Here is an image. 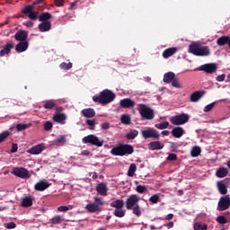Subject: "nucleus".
Masks as SVG:
<instances>
[{
  "instance_id": "nucleus-1",
  "label": "nucleus",
  "mask_w": 230,
  "mask_h": 230,
  "mask_svg": "<svg viewBox=\"0 0 230 230\" xmlns=\"http://www.w3.org/2000/svg\"><path fill=\"white\" fill-rule=\"evenodd\" d=\"M116 100V93H112V91L109 89H105L100 93V94H96L93 96V101L95 103H101V105H107L109 103H112Z\"/></svg>"
},
{
  "instance_id": "nucleus-2",
  "label": "nucleus",
  "mask_w": 230,
  "mask_h": 230,
  "mask_svg": "<svg viewBox=\"0 0 230 230\" xmlns=\"http://www.w3.org/2000/svg\"><path fill=\"white\" fill-rule=\"evenodd\" d=\"M189 53L195 55V57H209L211 49L208 46H202L200 43H192L189 46Z\"/></svg>"
},
{
  "instance_id": "nucleus-3",
  "label": "nucleus",
  "mask_w": 230,
  "mask_h": 230,
  "mask_svg": "<svg viewBox=\"0 0 230 230\" xmlns=\"http://www.w3.org/2000/svg\"><path fill=\"white\" fill-rule=\"evenodd\" d=\"M132 154H134V146L128 144H119L111 150V155H117L119 157H123L124 155H132Z\"/></svg>"
},
{
  "instance_id": "nucleus-4",
  "label": "nucleus",
  "mask_w": 230,
  "mask_h": 230,
  "mask_svg": "<svg viewBox=\"0 0 230 230\" xmlns=\"http://www.w3.org/2000/svg\"><path fill=\"white\" fill-rule=\"evenodd\" d=\"M137 107L140 116L144 119H154V118H155V113L148 105L140 103Z\"/></svg>"
},
{
  "instance_id": "nucleus-5",
  "label": "nucleus",
  "mask_w": 230,
  "mask_h": 230,
  "mask_svg": "<svg viewBox=\"0 0 230 230\" xmlns=\"http://www.w3.org/2000/svg\"><path fill=\"white\" fill-rule=\"evenodd\" d=\"M144 139H161V134L154 128H146L141 130Z\"/></svg>"
},
{
  "instance_id": "nucleus-6",
  "label": "nucleus",
  "mask_w": 230,
  "mask_h": 230,
  "mask_svg": "<svg viewBox=\"0 0 230 230\" xmlns=\"http://www.w3.org/2000/svg\"><path fill=\"white\" fill-rule=\"evenodd\" d=\"M82 142L84 143V145H93V146H103V140H100V138L96 136V135H88L84 137H83Z\"/></svg>"
},
{
  "instance_id": "nucleus-7",
  "label": "nucleus",
  "mask_w": 230,
  "mask_h": 230,
  "mask_svg": "<svg viewBox=\"0 0 230 230\" xmlns=\"http://www.w3.org/2000/svg\"><path fill=\"white\" fill-rule=\"evenodd\" d=\"M170 121L172 125L175 126L184 125L190 121V115H188V113H181L172 117Z\"/></svg>"
},
{
  "instance_id": "nucleus-8",
  "label": "nucleus",
  "mask_w": 230,
  "mask_h": 230,
  "mask_svg": "<svg viewBox=\"0 0 230 230\" xmlns=\"http://www.w3.org/2000/svg\"><path fill=\"white\" fill-rule=\"evenodd\" d=\"M22 13H23V15H28L31 21H37L40 17L39 12L35 11V7L30 4L22 9Z\"/></svg>"
},
{
  "instance_id": "nucleus-9",
  "label": "nucleus",
  "mask_w": 230,
  "mask_h": 230,
  "mask_svg": "<svg viewBox=\"0 0 230 230\" xmlns=\"http://www.w3.org/2000/svg\"><path fill=\"white\" fill-rule=\"evenodd\" d=\"M11 173L15 175V177H20V179H30V177H31L30 171L24 167H15Z\"/></svg>"
},
{
  "instance_id": "nucleus-10",
  "label": "nucleus",
  "mask_w": 230,
  "mask_h": 230,
  "mask_svg": "<svg viewBox=\"0 0 230 230\" xmlns=\"http://www.w3.org/2000/svg\"><path fill=\"white\" fill-rule=\"evenodd\" d=\"M125 204H126V209L130 211V209H132V208H135L136 206L139 205L138 196L136 194L128 196Z\"/></svg>"
},
{
  "instance_id": "nucleus-11",
  "label": "nucleus",
  "mask_w": 230,
  "mask_h": 230,
  "mask_svg": "<svg viewBox=\"0 0 230 230\" xmlns=\"http://www.w3.org/2000/svg\"><path fill=\"white\" fill-rule=\"evenodd\" d=\"M230 208V198L229 196H223L220 198L217 203V211H226Z\"/></svg>"
},
{
  "instance_id": "nucleus-12",
  "label": "nucleus",
  "mask_w": 230,
  "mask_h": 230,
  "mask_svg": "<svg viewBox=\"0 0 230 230\" xmlns=\"http://www.w3.org/2000/svg\"><path fill=\"white\" fill-rule=\"evenodd\" d=\"M199 71H204L208 75H213V73H217V64L215 63H208L202 65L199 68Z\"/></svg>"
},
{
  "instance_id": "nucleus-13",
  "label": "nucleus",
  "mask_w": 230,
  "mask_h": 230,
  "mask_svg": "<svg viewBox=\"0 0 230 230\" xmlns=\"http://www.w3.org/2000/svg\"><path fill=\"white\" fill-rule=\"evenodd\" d=\"M119 105L121 109H134L136 107V102L130 98H125L120 100Z\"/></svg>"
},
{
  "instance_id": "nucleus-14",
  "label": "nucleus",
  "mask_w": 230,
  "mask_h": 230,
  "mask_svg": "<svg viewBox=\"0 0 230 230\" xmlns=\"http://www.w3.org/2000/svg\"><path fill=\"white\" fill-rule=\"evenodd\" d=\"M45 146L44 144H39L28 149V154H31L32 155H39V154H42L44 152Z\"/></svg>"
},
{
  "instance_id": "nucleus-15",
  "label": "nucleus",
  "mask_w": 230,
  "mask_h": 230,
  "mask_svg": "<svg viewBox=\"0 0 230 230\" xmlns=\"http://www.w3.org/2000/svg\"><path fill=\"white\" fill-rule=\"evenodd\" d=\"M13 48H15V44L13 42L11 41L6 43L0 50V57H5V55H10Z\"/></svg>"
},
{
  "instance_id": "nucleus-16",
  "label": "nucleus",
  "mask_w": 230,
  "mask_h": 230,
  "mask_svg": "<svg viewBox=\"0 0 230 230\" xmlns=\"http://www.w3.org/2000/svg\"><path fill=\"white\" fill-rule=\"evenodd\" d=\"M14 39L18 42H26V40H28V31L22 30L18 31L14 34Z\"/></svg>"
},
{
  "instance_id": "nucleus-17",
  "label": "nucleus",
  "mask_w": 230,
  "mask_h": 230,
  "mask_svg": "<svg viewBox=\"0 0 230 230\" xmlns=\"http://www.w3.org/2000/svg\"><path fill=\"white\" fill-rule=\"evenodd\" d=\"M33 200H35V198L31 196L23 197L21 202L22 208H31L33 206Z\"/></svg>"
},
{
  "instance_id": "nucleus-18",
  "label": "nucleus",
  "mask_w": 230,
  "mask_h": 230,
  "mask_svg": "<svg viewBox=\"0 0 230 230\" xmlns=\"http://www.w3.org/2000/svg\"><path fill=\"white\" fill-rule=\"evenodd\" d=\"M51 186V183L44 181H40L37 182L34 186V190L36 191H44L45 190H48Z\"/></svg>"
},
{
  "instance_id": "nucleus-19",
  "label": "nucleus",
  "mask_w": 230,
  "mask_h": 230,
  "mask_svg": "<svg viewBox=\"0 0 230 230\" xmlns=\"http://www.w3.org/2000/svg\"><path fill=\"white\" fill-rule=\"evenodd\" d=\"M171 134L173 137H176L177 139H179L180 137H182L184 134H186V131L184 130V128L181 127H176L172 128V130L171 131Z\"/></svg>"
},
{
  "instance_id": "nucleus-20",
  "label": "nucleus",
  "mask_w": 230,
  "mask_h": 230,
  "mask_svg": "<svg viewBox=\"0 0 230 230\" xmlns=\"http://www.w3.org/2000/svg\"><path fill=\"white\" fill-rule=\"evenodd\" d=\"M30 44L28 41H20L16 46H15V51L17 53H23V51H26L28 49V47Z\"/></svg>"
},
{
  "instance_id": "nucleus-21",
  "label": "nucleus",
  "mask_w": 230,
  "mask_h": 230,
  "mask_svg": "<svg viewBox=\"0 0 230 230\" xmlns=\"http://www.w3.org/2000/svg\"><path fill=\"white\" fill-rule=\"evenodd\" d=\"M107 184L101 182L96 187V191L99 193V195H102V197H107Z\"/></svg>"
},
{
  "instance_id": "nucleus-22",
  "label": "nucleus",
  "mask_w": 230,
  "mask_h": 230,
  "mask_svg": "<svg viewBox=\"0 0 230 230\" xmlns=\"http://www.w3.org/2000/svg\"><path fill=\"white\" fill-rule=\"evenodd\" d=\"M81 114L84 118H94V116H96V111L93 108H86L82 110Z\"/></svg>"
},
{
  "instance_id": "nucleus-23",
  "label": "nucleus",
  "mask_w": 230,
  "mask_h": 230,
  "mask_svg": "<svg viewBox=\"0 0 230 230\" xmlns=\"http://www.w3.org/2000/svg\"><path fill=\"white\" fill-rule=\"evenodd\" d=\"M206 94L205 91H197L190 94V102H197Z\"/></svg>"
},
{
  "instance_id": "nucleus-24",
  "label": "nucleus",
  "mask_w": 230,
  "mask_h": 230,
  "mask_svg": "<svg viewBox=\"0 0 230 230\" xmlns=\"http://www.w3.org/2000/svg\"><path fill=\"white\" fill-rule=\"evenodd\" d=\"M149 150H163L164 148V145L160 141H154L148 144Z\"/></svg>"
},
{
  "instance_id": "nucleus-25",
  "label": "nucleus",
  "mask_w": 230,
  "mask_h": 230,
  "mask_svg": "<svg viewBox=\"0 0 230 230\" xmlns=\"http://www.w3.org/2000/svg\"><path fill=\"white\" fill-rule=\"evenodd\" d=\"M86 209L89 213H98L102 211V208L96 203H90L86 205Z\"/></svg>"
},
{
  "instance_id": "nucleus-26",
  "label": "nucleus",
  "mask_w": 230,
  "mask_h": 230,
  "mask_svg": "<svg viewBox=\"0 0 230 230\" xmlns=\"http://www.w3.org/2000/svg\"><path fill=\"white\" fill-rule=\"evenodd\" d=\"M38 28L41 32L49 31V30H51V22H41L38 25Z\"/></svg>"
},
{
  "instance_id": "nucleus-27",
  "label": "nucleus",
  "mask_w": 230,
  "mask_h": 230,
  "mask_svg": "<svg viewBox=\"0 0 230 230\" xmlns=\"http://www.w3.org/2000/svg\"><path fill=\"white\" fill-rule=\"evenodd\" d=\"M227 173H229V170L226 167H220L216 172V176L218 177V179H224V177H227Z\"/></svg>"
},
{
  "instance_id": "nucleus-28",
  "label": "nucleus",
  "mask_w": 230,
  "mask_h": 230,
  "mask_svg": "<svg viewBox=\"0 0 230 230\" xmlns=\"http://www.w3.org/2000/svg\"><path fill=\"white\" fill-rule=\"evenodd\" d=\"M111 208H115V209H123L125 207V201L123 199H116L110 204Z\"/></svg>"
},
{
  "instance_id": "nucleus-29",
  "label": "nucleus",
  "mask_w": 230,
  "mask_h": 230,
  "mask_svg": "<svg viewBox=\"0 0 230 230\" xmlns=\"http://www.w3.org/2000/svg\"><path fill=\"white\" fill-rule=\"evenodd\" d=\"M53 121L56 123H61L64 125V121H66V114L64 113H56L53 116Z\"/></svg>"
},
{
  "instance_id": "nucleus-30",
  "label": "nucleus",
  "mask_w": 230,
  "mask_h": 230,
  "mask_svg": "<svg viewBox=\"0 0 230 230\" xmlns=\"http://www.w3.org/2000/svg\"><path fill=\"white\" fill-rule=\"evenodd\" d=\"M175 53H177V48H169L163 52V57L164 58H170V57H172Z\"/></svg>"
},
{
  "instance_id": "nucleus-31",
  "label": "nucleus",
  "mask_w": 230,
  "mask_h": 230,
  "mask_svg": "<svg viewBox=\"0 0 230 230\" xmlns=\"http://www.w3.org/2000/svg\"><path fill=\"white\" fill-rule=\"evenodd\" d=\"M51 13H41L39 16V21L40 22H49V19H51Z\"/></svg>"
},
{
  "instance_id": "nucleus-32",
  "label": "nucleus",
  "mask_w": 230,
  "mask_h": 230,
  "mask_svg": "<svg viewBox=\"0 0 230 230\" xmlns=\"http://www.w3.org/2000/svg\"><path fill=\"white\" fill-rule=\"evenodd\" d=\"M175 78V74L173 72H167L164 75V84H170Z\"/></svg>"
},
{
  "instance_id": "nucleus-33",
  "label": "nucleus",
  "mask_w": 230,
  "mask_h": 230,
  "mask_svg": "<svg viewBox=\"0 0 230 230\" xmlns=\"http://www.w3.org/2000/svg\"><path fill=\"white\" fill-rule=\"evenodd\" d=\"M217 190L221 195L227 194V185L224 181H217Z\"/></svg>"
},
{
  "instance_id": "nucleus-34",
  "label": "nucleus",
  "mask_w": 230,
  "mask_h": 230,
  "mask_svg": "<svg viewBox=\"0 0 230 230\" xmlns=\"http://www.w3.org/2000/svg\"><path fill=\"white\" fill-rule=\"evenodd\" d=\"M43 107L47 110L51 111L52 109H55V107H57V102L54 100H49L45 102Z\"/></svg>"
},
{
  "instance_id": "nucleus-35",
  "label": "nucleus",
  "mask_w": 230,
  "mask_h": 230,
  "mask_svg": "<svg viewBox=\"0 0 230 230\" xmlns=\"http://www.w3.org/2000/svg\"><path fill=\"white\" fill-rule=\"evenodd\" d=\"M50 222L54 225L62 224V222H64V216H60V215L54 216L50 219Z\"/></svg>"
},
{
  "instance_id": "nucleus-36",
  "label": "nucleus",
  "mask_w": 230,
  "mask_h": 230,
  "mask_svg": "<svg viewBox=\"0 0 230 230\" xmlns=\"http://www.w3.org/2000/svg\"><path fill=\"white\" fill-rule=\"evenodd\" d=\"M229 36H222L217 40V46H226V44H228Z\"/></svg>"
},
{
  "instance_id": "nucleus-37",
  "label": "nucleus",
  "mask_w": 230,
  "mask_h": 230,
  "mask_svg": "<svg viewBox=\"0 0 230 230\" xmlns=\"http://www.w3.org/2000/svg\"><path fill=\"white\" fill-rule=\"evenodd\" d=\"M137 136H139V131H137V129H131L127 133L126 137L128 139H136Z\"/></svg>"
},
{
  "instance_id": "nucleus-38",
  "label": "nucleus",
  "mask_w": 230,
  "mask_h": 230,
  "mask_svg": "<svg viewBox=\"0 0 230 230\" xmlns=\"http://www.w3.org/2000/svg\"><path fill=\"white\" fill-rule=\"evenodd\" d=\"M202 152V149H200L199 146H194L192 147L190 151L191 157H199L200 155V153Z\"/></svg>"
},
{
  "instance_id": "nucleus-39",
  "label": "nucleus",
  "mask_w": 230,
  "mask_h": 230,
  "mask_svg": "<svg viewBox=\"0 0 230 230\" xmlns=\"http://www.w3.org/2000/svg\"><path fill=\"white\" fill-rule=\"evenodd\" d=\"M137 170V166L136 165V164H131L127 173L128 177H134V173H136Z\"/></svg>"
},
{
  "instance_id": "nucleus-40",
  "label": "nucleus",
  "mask_w": 230,
  "mask_h": 230,
  "mask_svg": "<svg viewBox=\"0 0 230 230\" xmlns=\"http://www.w3.org/2000/svg\"><path fill=\"white\" fill-rule=\"evenodd\" d=\"M155 128H158V130H164L165 128H168L170 127V122L164 121L162 123H158L155 125Z\"/></svg>"
},
{
  "instance_id": "nucleus-41",
  "label": "nucleus",
  "mask_w": 230,
  "mask_h": 230,
  "mask_svg": "<svg viewBox=\"0 0 230 230\" xmlns=\"http://www.w3.org/2000/svg\"><path fill=\"white\" fill-rule=\"evenodd\" d=\"M10 136H12V133L10 131H4L0 133V144L4 143L7 137H10Z\"/></svg>"
},
{
  "instance_id": "nucleus-42",
  "label": "nucleus",
  "mask_w": 230,
  "mask_h": 230,
  "mask_svg": "<svg viewBox=\"0 0 230 230\" xmlns=\"http://www.w3.org/2000/svg\"><path fill=\"white\" fill-rule=\"evenodd\" d=\"M44 4H46V0H36L31 4V6H33L34 8H42Z\"/></svg>"
},
{
  "instance_id": "nucleus-43",
  "label": "nucleus",
  "mask_w": 230,
  "mask_h": 230,
  "mask_svg": "<svg viewBox=\"0 0 230 230\" xmlns=\"http://www.w3.org/2000/svg\"><path fill=\"white\" fill-rule=\"evenodd\" d=\"M125 210H122V208H117L114 210L113 215L114 217H117L118 218H123L125 217Z\"/></svg>"
},
{
  "instance_id": "nucleus-44",
  "label": "nucleus",
  "mask_w": 230,
  "mask_h": 230,
  "mask_svg": "<svg viewBox=\"0 0 230 230\" xmlns=\"http://www.w3.org/2000/svg\"><path fill=\"white\" fill-rule=\"evenodd\" d=\"M60 69H63L64 71H69V69H71V67H73V63L69 62V63H66V62H62L59 65Z\"/></svg>"
},
{
  "instance_id": "nucleus-45",
  "label": "nucleus",
  "mask_w": 230,
  "mask_h": 230,
  "mask_svg": "<svg viewBox=\"0 0 230 230\" xmlns=\"http://www.w3.org/2000/svg\"><path fill=\"white\" fill-rule=\"evenodd\" d=\"M120 121H121V123H123V125H130L132 119H130V116H128V115H122L120 118Z\"/></svg>"
},
{
  "instance_id": "nucleus-46",
  "label": "nucleus",
  "mask_w": 230,
  "mask_h": 230,
  "mask_svg": "<svg viewBox=\"0 0 230 230\" xmlns=\"http://www.w3.org/2000/svg\"><path fill=\"white\" fill-rule=\"evenodd\" d=\"M55 143L57 146H63V145H66V137L60 136L55 140Z\"/></svg>"
},
{
  "instance_id": "nucleus-47",
  "label": "nucleus",
  "mask_w": 230,
  "mask_h": 230,
  "mask_svg": "<svg viewBox=\"0 0 230 230\" xmlns=\"http://www.w3.org/2000/svg\"><path fill=\"white\" fill-rule=\"evenodd\" d=\"M194 230H208V225L203 223H195Z\"/></svg>"
},
{
  "instance_id": "nucleus-48",
  "label": "nucleus",
  "mask_w": 230,
  "mask_h": 230,
  "mask_svg": "<svg viewBox=\"0 0 230 230\" xmlns=\"http://www.w3.org/2000/svg\"><path fill=\"white\" fill-rule=\"evenodd\" d=\"M133 215H136L137 217H141V207L139 205H136L132 208Z\"/></svg>"
},
{
  "instance_id": "nucleus-49",
  "label": "nucleus",
  "mask_w": 230,
  "mask_h": 230,
  "mask_svg": "<svg viewBox=\"0 0 230 230\" xmlns=\"http://www.w3.org/2000/svg\"><path fill=\"white\" fill-rule=\"evenodd\" d=\"M45 132H49L53 128V123L51 121H46L43 125Z\"/></svg>"
},
{
  "instance_id": "nucleus-50",
  "label": "nucleus",
  "mask_w": 230,
  "mask_h": 230,
  "mask_svg": "<svg viewBox=\"0 0 230 230\" xmlns=\"http://www.w3.org/2000/svg\"><path fill=\"white\" fill-rule=\"evenodd\" d=\"M69 209H73V207L72 206H59L58 208V211H60V212H63V213H66V211H69Z\"/></svg>"
},
{
  "instance_id": "nucleus-51",
  "label": "nucleus",
  "mask_w": 230,
  "mask_h": 230,
  "mask_svg": "<svg viewBox=\"0 0 230 230\" xmlns=\"http://www.w3.org/2000/svg\"><path fill=\"white\" fill-rule=\"evenodd\" d=\"M217 222L218 224H227V219L226 218V217L224 216H218L217 218H216Z\"/></svg>"
},
{
  "instance_id": "nucleus-52",
  "label": "nucleus",
  "mask_w": 230,
  "mask_h": 230,
  "mask_svg": "<svg viewBox=\"0 0 230 230\" xmlns=\"http://www.w3.org/2000/svg\"><path fill=\"white\" fill-rule=\"evenodd\" d=\"M28 128V124H17L16 125V130L18 132H22V130H26Z\"/></svg>"
},
{
  "instance_id": "nucleus-53",
  "label": "nucleus",
  "mask_w": 230,
  "mask_h": 230,
  "mask_svg": "<svg viewBox=\"0 0 230 230\" xmlns=\"http://www.w3.org/2000/svg\"><path fill=\"white\" fill-rule=\"evenodd\" d=\"M149 200L152 202V204H157V202H159V200H160L159 195L155 194V195L151 196Z\"/></svg>"
},
{
  "instance_id": "nucleus-54",
  "label": "nucleus",
  "mask_w": 230,
  "mask_h": 230,
  "mask_svg": "<svg viewBox=\"0 0 230 230\" xmlns=\"http://www.w3.org/2000/svg\"><path fill=\"white\" fill-rule=\"evenodd\" d=\"M86 125H88V127H90L91 130H94V127H96V121H94L93 119H87Z\"/></svg>"
},
{
  "instance_id": "nucleus-55",
  "label": "nucleus",
  "mask_w": 230,
  "mask_h": 230,
  "mask_svg": "<svg viewBox=\"0 0 230 230\" xmlns=\"http://www.w3.org/2000/svg\"><path fill=\"white\" fill-rule=\"evenodd\" d=\"M136 190L137 193H145V191H146L147 189H146V186L137 185Z\"/></svg>"
},
{
  "instance_id": "nucleus-56",
  "label": "nucleus",
  "mask_w": 230,
  "mask_h": 230,
  "mask_svg": "<svg viewBox=\"0 0 230 230\" xmlns=\"http://www.w3.org/2000/svg\"><path fill=\"white\" fill-rule=\"evenodd\" d=\"M4 227L6 229H15V227H17V225L13 222H10V223L4 224Z\"/></svg>"
},
{
  "instance_id": "nucleus-57",
  "label": "nucleus",
  "mask_w": 230,
  "mask_h": 230,
  "mask_svg": "<svg viewBox=\"0 0 230 230\" xmlns=\"http://www.w3.org/2000/svg\"><path fill=\"white\" fill-rule=\"evenodd\" d=\"M172 87H176V89L181 88V84L179 83V79L174 78L173 80L171 81Z\"/></svg>"
},
{
  "instance_id": "nucleus-58",
  "label": "nucleus",
  "mask_w": 230,
  "mask_h": 230,
  "mask_svg": "<svg viewBox=\"0 0 230 230\" xmlns=\"http://www.w3.org/2000/svg\"><path fill=\"white\" fill-rule=\"evenodd\" d=\"M215 103L216 102H212L208 105H207L205 108H204V112H209L210 111L213 110V107H215Z\"/></svg>"
},
{
  "instance_id": "nucleus-59",
  "label": "nucleus",
  "mask_w": 230,
  "mask_h": 230,
  "mask_svg": "<svg viewBox=\"0 0 230 230\" xmlns=\"http://www.w3.org/2000/svg\"><path fill=\"white\" fill-rule=\"evenodd\" d=\"M167 161H177V155L175 154H169L167 156Z\"/></svg>"
},
{
  "instance_id": "nucleus-60",
  "label": "nucleus",
  "mask_w": 230,
  "mask_h": 230,
  "mask_svg": "<svg viewBox=\"0 0 230 230\" xmlns=\"http://www.w3.org/2000/svg\"><path fill=\"white\" fill-rule=\"evenodd\" d=\"M101 128H102V130H109V128H111V124H109V122H103L101 125Z\"/></svg>"
},
{
  "instance_id": "nucleus-61",
  "label": "nucleus",
  "mask_w": 230,
  "mask_h": 230,
  "mask_svg": "<svg viewBox=\"0 0 230 230\" xmlns=\"http://www.w3.org/2000/svg\"><path fill=\"white\" fill-rule=\"evenodd\" d=\"M55 4L58 7L64 6V3H66V0H54Z\"/></svg>"
},
{
  "instance_id": "nucleus-62",
  "label": "nucleus",
  "mask_w": 230,
  "mask_h": 230,
  "mask_svg": "<svg viewBox=\"0 0 230 230\" xmlns=\"http://www.w3.org/2000/svg\"><path fill=\"white\" fill-rule=\"evenodd\" d=\"M17 150H19V146H17V144H12L11 154H15Z\"/></svg>"
},
{
  "instance_id": "nucleus-63",
  "label": "nucleus",
  "mask_w": 230,
  "mask_h": 230,
  "mask_svg": "<svg viewBox=\"0 0 230 230\" xmlns=\"http://www.w3.org/2000/svg\"><path fill=\"white\" fill-rule=\"evenodd\" d=\"M217 82H224V80H226V75L222 74L220 75H217L216 77Z\"/></svg>"
},
{
  "instance_id": "nucleus-64",
  "label": "nucleus",
  "mask_w": 230,
  "mask_h": 230,
  "mask_svg": "<svg viewBox=\"0 0 230 230\" xmlns=\"http://www.w3.org/2000/svg\"><path fill=\"white\" fill-rule=\"evenodd\" d=\"M94 202L97 204V206H103V201H102V199L100 198H94Z\"/></svg>"
}]
</instances>
